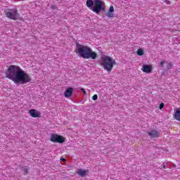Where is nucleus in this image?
I'll list each match as a JSON object with an SVG mask.
<instances>
[{"label": "nucleus", "mask_w": 180, "mask_h": 180, "mask_svg": "<svg viewBox=\"0 0 180 180\" xmlns=\"http://www.w3.org/2000/svg\"><path fill=\"white\" fill-rule=\"evenodd\" d=\"M80 91H82L83 94H84V95H86V91H85V89L81 88V89H80Z\"/></svg>", "instance_id": "412c9836"}, {"label": "nucleus", "mask_w": 180, "mask_h": 180, "mask_svg": "<svg viewBox=\"0 0 180 180\" xmlns=\"http://www.w3.org/2000/svg\"><path fill=\"white\" fill-rule=\"evenodd\" d=\"M165 64V61H164V60H162L161 62H160V65H161V67H162V68H164V65Z\"/></svg>", "instance_id": "aec40b11"}, {"label": "nucleus", "mask_w": 180, "mask_h": 180, "mask_svg": "<svg viewBox=\"0 0 180 180\" xmlns=\"http://www.w3.org/2000/svg\"><path fill=\"white\" fill-rule=\"evenodd\" d=\"M86 6L97 15H99L102 11H105V2L101 0H87Z\"/></svg>", "instance_id": "7ed1b4c3"}, {"label": "nucleus", "mask_w": 180, "mask_h": 180, "mask_svg": "<svg viewBox=\"0 0 180 180\" xmlns=\"http://www.w3.org/2000/svg\"><path fill=\"white\" fill-rule=\"evenodd\" d=\"M100 64L105 71H108V72H111L112 70H113L115 60L111 58L110 56H105L101 58Z\"/></svg>", "instance_id": "20e7f679"}, {"label": "nucleus", "mask_w": 180, "mask_h": 180, "mask_svg": "<svg viewBox=\"0 0 180 180\" xmlns=\"http://www.w3.org/2000/svg\"><path fill=\"white\" fill-rule=\"evenodd\" d=\"M167 70H172V63H169L167 66Z\"/></svg>", "instance_id": "a211bd4d"}, {"label": "nucleus", "mask_w": 180, "mask_h": 180, "mask_svg": "<svg viewBox=\"0 0 180 180\" xmlns=\"http://www.w3.org/2000/svg\"><path fill=\"white\" fill-rule=\"evenodd\" d=\"M76 47L77 49V53L78 56L82 57V58H85L86 60H89L91 58V60H96V58H98V53L92 51V49L89 46L77 44Z\"/></svg>", "instance_id": "f03ea898"}, {"label": "nucleus", "mask_w": 180, "mask_h": 180, "mask_svg": "<svg viewBox=\"0 0 180 180\" xmlns=\"http://www.w3.org/2000/svg\"><path fill=\"white\" fill-rule=\"evenodd\" d=\"M113 12H115V8L113 6H110L109 10L107 11L106 16L108 18H113L115 15Z\"/></svg>", "instance_id": "9b49d317"}, {"label": "nucleus", "mask_w": 180, "mask_h": 180, "mask_svg": "<svg viewBox=\"0 0 180 180\" xmlns=\"http://www.w3.org/2000/svg\"><path fill=\"white\" fill-rule=\"evenodd\" d=\"M164 106H165V104L164 103H161L159 105V109L161 110L162 109H164Z\"/></svg>", "instance_id": "f3484780"}, {"label": "nucleus", "mask_w": 180, "mask_h": 180, "mask_svg": "<svg viewBox=\"0 0 180 180\" xmlns=\"http://www.w3.org/2000/svg\"><path fill=\"white\" fill-rule=\"evenodd\" d=\"M86 172H87L86 170L79 169V171L77 172V174L80 176H85V175H86Z\"/></svg>", "instance_id": "4468645a"}, {"label": "nucleus", "mask_w": 180, "mask_h": 180, "mask_svg": "<svg viewBox=\"0 0 180 180\" xmlns=\"http://www.w3.org/2000/svg\"><path fill=\"white\" fill-rule=\"evenodd\" d=\"M29 167L27 166H24L21 167V171L24 172V175H29Z\"/></svg>", "instance_id": "f8f14e48"}, {"label": "nucleus", "mask_w": 180, "mask_h": 180, "mask_svg": "<svg viewBox=\"0 0 180 180\" xmlns=\"http://www.w3.org/2000/svg\"><path fill=\"white\" fill-rule=\"evenodd\" d=\"M6 78L11 79L14 84L20 85H25L32 81V78L26 72H25L20 67L15 65H11L8 67L5 72Z\"/></svg>", "instance_id": "f257e3e1"}, {"label": "nucleus", "mask_w": 180, "mask_h": 180, "mask_svg": "<svg viewBox=\"0 0 180 180\" xmlns=\"http://www.w3.org/2000/svg\"><path fill=\"white\" fill-rule=\"evenodd\" d=\"M148 136L150 137H152L153 139H157L160 136V131L155 130V129H152L148 132Z\"/></svg>", "instance_id": "6e6552de"}, {"label": "nucleus", "mask_w": 180, "mask_h": 180, "mask_svg": "<svg viewBox=\"0 0 180 180\" xmlns=\"http://www.w3.org/2000/svg\"><path fill=\"white\" fill-rule=\"evenodd\" d=\"M137 56H143L144 55V50L143 49H139L136 51Z\"/></svg>", "instance_id": "2eb2a0df"}, {"label": "nucleus", "mask_w": 180, "mask_h": 180, "mask_svg": "<svg viewBox=\"0 0 180 180\" xmlns=\"http://www.w3.org/2000/svg\"><path fill=\"white\" fill-rule=\"evenodd\" d=\"M164 2H167V5L169 4V1H168V0H164Z\"/></svg>", "instance_id": "5701e85b"}, {"label": "nucleus", "mask_w": 180, "mask_h": 180, "mask_svg": "<svg viewBox=\"0 0 180 180\" xmlns=\"http://www.w3.org/2000/svg\"><path fill=\"white\" fill-rule=\"evenodd\" d=\"M143 72H146V74H150L153 71V68L150 65H143L142 67Z\"/></svg>", "instance_id": "9d476101"}, {"label": "nucleus", "mask_w": 180, "mask_h": 180, "mask_svg": "<svg viewBox=\"0 0 180 180\" xmlns=\"http://www.w3.org/2000/svg\"><path fill=\"white\" fill-rule=\"evenodd\" d=\"M174 117L176 119V120L180 122V109L176 110Z\"/></svg>", "instance_id": "ddd939ff"}, {"label": "nucleus", "mask_w": 180, "mask_h": 180, "mask_svg": "<svg viewBox=\"0 0 180 180\" xmlns=\"http://www.w3.org/2000/svg\"><path fill=\"white\" fill-rule=\"evenodd\" d=\"M52 9H56V7L54 6H51Z\"/></svg>", "instance_id": "b1692460"}, {"label": "nucleus", "mask_w": 180, "mask_h": 180, "mask_svg": "<svg viewBox=\"0 0 180 180\" xmlns=\"http://www.w3.org/2000/svg\"><path fill=\"white\" fill-rule=\"evenodd\" d=\"M50 141H52V143H59V144H63V143H65V139L61 135L52 134L51 135Z\"/></svg>", "instance_id": "423d86ee"}, {"label": "nucleus", "mask_w": 180, "mask_h": 180, "mask_svg": "<svg viewBox=\"0 0 180 180\" xmlns=\"http://www.w3.org/2000/svg\"><path fill=\"white\" fill-rule=\"evenodd\" d=\"M29 113H30L31 117H41V113L36 109L30 110Z\"/></svg>", "instance_id": "0eeeda50"}, {"label": "nucleus", "mask_w": 180, "mask_h": 180, "mask_svg": "<svg viewBox=\"0 0 180 180\" xmlns=\"http://www.w3.org/2000/svg\"><path fill=\"white\" fill-rule=\"evenodd\" d=\"M4 13L6 18L11 20H19V19H20V14H19L16 8H7L4 11Z\"/></svg>", "instance_id": "39448f33"}, {"label": "nucleus", "mask_w": 180, "mask_h": 180, "mask_svg": "<svg viewBox=\"0 0 180 180\" xmlns=\"http://www.w3.org/2000/svg\"><path fill=\"white\" fill-rule=\"evenodd\" d=\"M162 168H164V169H166V168H168V163L167 162H164L160 167V169H162Z\"/></svg>", "instance_id": "dca6fc26"}, {"label": "nucleus", "mask_w": 180, "mask_h": 180, "mask_svg": "<svg viewBox=\"0 0 180 180\" xmlns=\"http://www.w3.org/2000/svg\"><path fill=\"white\" fill-rule=\"evenodd\" d=\"M92 100L93 101H98V95L97 94H94L92 97Z\"/></svg>", "instance_id": "6ab92c4d"}, {"label": "nucleus", "mask_w": 180, "mask_h": 180, "mask_svg": "<svg viewBox=\"0 0 180 180\" xmlns=\"http://www.w3.org/2000/svg\"><path fill=\"white\" fill-rule=\"evenodd\" d=\"M60 161H66V160L64 158H60Z\"/></svg>", "instance_id": "4be33fe9"}, {"label": "nucleus", "mask_w": 180, "mask_h": 180, "mask_svg": "<svg viewBox=\"0 0 180 180\" xmlns=\"http://www.w3.org/2000/svg\"><path fill=\"white\" fill-rule=\"evenodd\" d=\"M72 92H74V88L69 87L67 89L64 93L65 98H71L72 96Z\"/></svg>", "instance_id": "1a4fd4ad"}]
</instances>
